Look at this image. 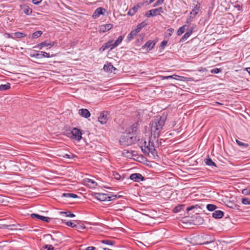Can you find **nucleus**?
I'll list each match as a JSON object with an SVG mask.
<instances>
[{
  "instance_id": "49",
  "label": "nucleus",
  "mask_w": 250,
  "mask_h": 250,
  "mask_svg": "<svg viewBox=\"0 0 250 250\" xmlns=\"http://www.w3.org/2000/svg\"><path fill=\"white\" fill-rule=\"evenodd\" d=\"M3 36L5 38H11V39H14V36L13 35H12V34H10L9 33H5L3 34Z\"/></svg>"
},
{
  "instance_id": "43",
  "label": "nucleus",
  "mask_w": 250,
  "mask_h": 250,
  "mask_svg": "<svg viewBox=\"0 0 250 250\" xmlns=\"http://www.w3.org/2000/svg\"><path fill=\"white\" fill-rule=\"evenodd\" d=\"M242 193L245 195H250V189L248 188H244L242 190Z\"/></svg>"
},
{
  "instance_id": "23",
  "label": "nucleus",
  "mask_w": 250,
  "mask_h": 250,
  "mask_svg": "<svg viewBox=\"0 0 250 250\" xmlns=\"http://www.w3.org/2000/svg\"><path fill=\"white\" fill-rule=\"evenodd\" d=\"M123 155L128 158H131L133 156V154L132 152H130L128 150L124 149L123 151Z\"/></svg>"
},
{
  "instance_id": "4",
  "label": "nucleus",
  "mask_w": 250,
  "mask_h": 250,
  "mask_svg": "<svg viewBox=\"0 0 250 250\" xmlns=\"http://www.w3.org/2000/svg\"><path fill=\"white\" fill-rule=\"evenodd\" d=\"M71 134L72 138L75 139L78 141H80L82 138L81 131L77 128H74L71 132Z\"/></svg>"
},
{
  "instance_id": "21",
  "label": "nucleus",
  "mask_w": 250,
  "mask_h": 250,
  "mask_svg": "<svg viewBox=\"0 0 250 250\" xmlns=\"http://www.w3.org/2000/svg\"><path fill=\"white\" fill-rule=\"evenodd\" d=\"M42 34V32L41 31H37L34 32L29 38H31L33 39H37Z\"/></svg>"
},
{
  "instance_id": "15",
  "label": "nucleus",
  "mask_w": 250,
  "mask_h": 250,
  "mask_svg": "<svg viewBox=\"0 0 250 250\" xmlns=\"http://www.w3.org/2000/svg\"><path fill=\"white\" fill-rule=\"evenodd\" d=\"M223 216L224 212L219 210H216L212 213V217L216 219L221 218Z\"/></svg>"
},
{
  "instance_id": "40",
  "label": "nucleus",
  "mask_w": 250,
  "mask_h": 250,
  "mask_svg": "<svg viewBox=\"0 0 250 250\" xmlns=\"http://www.w3.org/2000/svg\"><path fill=\"white\" fill-rule=\"evenodd\" d=\"M61 213L65 214L67 217H74L75 216L74 214L71 213L70 211L61 212Z\"/></svg>"
},
{
  "instance_id": "56",
  "label": "nucleus",
  "mask_w": 250,
  "mask_h": 250,
  "mask_svg": "<svg viewBox=\"0 0 250 250\" xmlns=\"http://www.w3.org/2000/svg\"><path fill=\"white\" fill-rule=\"evenodd\" d=\"M167 43V42L166 41H163L161 44V46L164 47L165 46Z\"/></svg>"
},
{
  "instance_id": "47",
  "label": "nucleus",
  "mask_w": 250,
  "mask_h": 250,
  "mask_svg": "<svg viewBox=\"0 0 250 250\" xmlns=\"http://www.w3.org/2000/svg\"><path fill=\"white\" fill-rule=\"evenodd\" d=\"M76 228L79 230H81L85 229V227L83 225H76Z\"/></svg>"
},
{
  "instance_id": "20",
  "label": "nucleus",
  "mask_w": 250,
  "mask_h": 250,
  "mask_svg": "<svg viewBox=\"0 0 250 250\" xmlns=\"http://www.w3.org/2000/svg\"><path fill=\"white\" fill-rule=\"evenodd\" d=\"M192 31L191 30L188 31L181 38L180 41L182 42H185L187 40L192 34Z\"/></svg>"
},
{
  "instance_id": "13",
  "label": "nucleus",
  "mask_w": 250,
  "mask_h": 250,
  "mask_svg": "<svg viewBox=\"0 0 250 250\" xmlns=\"http://www.w3.org/2000/svg\"><path fill=\"white\" fill-rule=\"evenodd\" d=\"M104 69L105 71L112 72L113 70H115L116 69L109 63L104 65Z\"/></svg>"
},
{
  "instance_id": "57",
  "label": "nucleus",
  "mask_w": 250,
  "mask_h": 250,
  "mask_svg": "<svg viewBox=\"0 0 250 250\" xmlns=\"http://www.w3.org/2000/svg\"><path fill=\"white\" fill-rule=\"evenodd\" d=\"M106 49V46L105 45V44H104L100 48V51H104V50H105V49Z\"/></svg>"
},
{
  "instance_id": "11",
  "label": "nucleus",
  "mask_w": 250,
  "mask_h": 250,
  "mask_svg": "<svg viewBox=\"0 0 250 250\" xmlns=\"http://www.w3.org/2000/svg\"><path fill=\"white\" fill-rule=\"evenodd\" d=\"M21 9L23 13L27 15L31 14L32 12V9L26 4L21 5Z\"/></svg>"
},
{
  "instance_id": "53",
  "label": "nucleus",
  "mask_w": 250,
  "mask_h": 250,
  "mask_svg": "<svg viewBox=\"0 0 250 250\" xmlns=\"http://www.w3.org/2000/svg\"><path fill=\"white\" fill-rule=\"evenodd\" d=\"M30 56L31 57H34V58H42L41 54H39V53H37V54H33V55L31 54Z\"/></svg>"
},
{
  "instance_id": "64",
  "label": "nucleus",
  "mask_w": 250,
  "mask_h": 250,
  "mask_svg": "<svg viewBox=\"0 0 250 250\" xmlns=\"http://www.w3.org/2000/svg\"><path fill=\"white\" fill-rule=\"evenodd\" d=\"M155 0H148V3L150 4V3H151L152 2H153Z\"/></svg>"
},
{
  "instance_id": "44",
  "label": "nucleus",
  "mask_w": 250,
  "mask_h": 250,
  "mask_svg": "<svg viewBox=\"0 0 250 250\" xmlns=\"http://www.w3.org/2000/svg\"><path fill=\"white\" fill-rule=\"evenodd\" d=\"M181 78V76L177 75L176 74H174L171 76H169V79H173L177 80H180V78Z\"/></svg>"
},
{
  "instance_id": "17",
  "label": "nucleus",
  "mask_w": 250,
  "mask_h": 250,
  "mask_svg": "<svg viewBox=\"0 0 250 250\" xmlns=\"http://www.w3.org/2000/svg\"><path fill=\"white\" fill-rule=\"evenodd\" d=\"M53 45H54V43H49L47 42V41H44V42L38 44L36 46H35V47H39L40 49H41L44 46H53Z\"/></svg>"
},
{
  "instance_id": "9",
  "label": "nucleus",
  "mask_w": 250,
  "mask_h": 250,
  "mask_svg": "<svg viewBox=\"0 0 250 250\" xmlns=\"http://www.w3.org/2000/svg\"><path fill=\"white\" fill-rule=\"evenodd\" d=\"M98 121L101 124H104L107 121V112L106 111H103L98 118Z\"/></svg>"
},
{
  "instance_id": "31",
  "label": "nucleus",
  "mask_w": 250,
  "mask_h": 250,
  "mask_svg": "<svg viewBox=\"0 0 250 250\" xmlns=\"http://www.w3.org/2000/svg\"><path fill=\"white\" fill-rule=\"evenodd\" d=\"M174 29L173 28H169L168 29H167L166 32H165V36L167 37V38H168L169 37H170L171 36V35L173 34V33L174 32Z\"/></svg>"
},
{
  "instance_id": "55",
  "label": "nucleus",
  "mask_w": 250,
  "mask_h": 250,
  "mask_svg": "<svg viewBox=\"0 0 250 250\" xmlns=\"http://www.w3.org/2000/svg\"><path fill=\"white\" fill-rule=\"evenodd\" d=\"M42 0H32V1L34 4H39Z\"/></svg>"
},
{
  "instance_id": "8",
  "label": "nucleus",
  "mask_w": 250,
  "mask_h": 250,
  "mask_svg": "<svg viewBox=\"0 0 250 250\" xmlns=\"http://www.w3.org/2000/svg\"><path fill=\"white\" fill-rule=\"evenodd\" d=\"M113 26V24L111 23L100 25L99 26V31L100 33H104L112 28Z\"/></svg>"
},
{
  "instance_id": "18",
  "label": "nucleus",
  "mask_w": 250,
  "mask_h": 250,
  "mask_svg": "<svg viewBox=\"0 0 250 250\" xmlns=\"http://www.w3.org/2000/svg\"><path fill=\"white\" fill-rule=\"evenodd\" d=\"M139 8L140 6L139 5L134 6L128 11L127 14L131 16L134 15Z\"/></svg>"
},
{
  "instance_id": "30",
  "label": "nucleus",
  "mask_w": 250,
  "mask_h": 250,
  "mask_svg": "<svg viewBox=\"0 0 250 250\" xmlns=\"http://www.w3.org/2000/svg\"><path fill=\"white\" fill-rule=\"evenodd\" d=\"M62 197H67V198H75L76 197H77V195L75 194H74V193H64L62 194Z\"/></svg>"
},
{
  "instance_id": "45",
  "label": "nucleus",
  "mask_w": 250,
  "mask_h": 250,
  "mask_svg": "<svg viewBox=\"0 0 250 250\" xmlns=\"http://www.w3.org/2000/svg\"><path fill=\"white\" fill-rule=\"evenodd\" d=\"M66 225L73 228H76V224H75L71 221H67L66 223Z\"/></svg>"
},
{
  "instance_id": "24",
  "label": "nucleus",
  "mask_w": 250,
  "mask_h": 250,
  "mask_svg": "<svg viewBox=\"0 0 250 250\" xmlns=\"http://www.w3.org/2000/svg\"><path fill=\"white\" fill-rule=\"evenodd\" d=\"M146 25V24L145 22H142L137 26V27L135 29V30L136 31L137 33H139L141 31V30L143 27H144Z\"/></svg>"
},
{
  "instance_id": "52",
  "label": "nucleus",
  "mask_w": 250,
  "mask_h": 250,
  "mask_svg": "<svg viewBox=\"0 0 250 250\" xmlns=\"http://www.w3.org/2000/svg\"><path fill=\"white\" fill-rule=\"evenodd\" d=\"M137 124H134L132 125V132L133 133V132H136L137 131Z\"/></svg>"
},
{
  "instance_id": "59",
  "label": "nucleus",
  "mask_w": 250,
  "mask_h": 250,
  "mask_svg": "<svg viewBox=\"0 0 250 250\" xmlns=\"http://www.w3.org/2000/svg\"><path fill=\"white\" fill-rule=\"evenodd\" d=\"M160 78L162 80L169 79V76H161Z\"/></svg>"
},
{
  "instance_id": "48",
  "label": "nucleus",
  "mask_w": 250,
  "mask_h": 250,
  "mask_svg": "<svg viewBox=\"0 0 250 250\" xmlns=\"http://www.w3.org/2000/svg\"><path fill=\"white\" fill-rule=\"evenodd\" d=\"M164 1V0H157L156 2L154 4L153 6L156 7L158 5L162 4Z\"/></svg>"
},
{
  "instance_id": "2",
  "label": "nucleus",
  "mask_w": 250,
  "mask_h": 250,
  "mask_svg": "<svg viewBox=\"0 0 250 250\" xmlns=\"http://www.w3.org/2000/svg\"><path fill=\"white\" fill-rule=\"evenodd\" d=\"M136 138L134 134L130 131L128 133H124L122 135L120 140V143L123 146H128L134 143Z\"/></svg>"
},
{
  "instance_id": "63",
  "label": "nucleus",
  "mask_w": 250,
  "mask_h": 250,
  "mask_svg": "<svg viewBox=\"0 0 250 250\" xmlns=\"http://www.w3.org/2000/svg\"><path fill=\"white\" fill-rule=\"evenodd\" d=\"M246 70L249 73V74L250 75V67L246 68Z\"/></svg>"
},
{
  "instance_id": "16",
  "label": "nucleus",
  "mask_w": 250,
  "mask_h": 250,
  "mask_svg": "<svg viewBox=\"0 0 250 250\" xmlns=\"http://www.w3.org/2000/svg\"><path fill=\"white\" fill-rule=\"evenodd\" d=\"M151 11L152 12V15H153L154 16H156L163 13L164 10L163 7H160L156 9H152Z\"/></svg>"
},
{
  "instance_id": "39",
  "label": "nucleus",
  "mask_w": 250,
  "mask_h": 250,
  "mask_svg": "<svg viewBox=\"0 0 250 250\" xmlns=\"http://www.w3.org/2000/svg\"><path fill=\"white\" fill-rule=\"evenodd\" d=\"M112 175L113 177L116 180H120L121 179V175L116 171H113Z\"/></svg>"
},
{
  "instance_id": "5",
  "label": "nucleus",
  "mask_w": 250,
  "mask_h": 250,
  "mask_svg": "<svg viewBox=\"0 0 250 250\" xmlns=\"http://www.w3.org/2000/svg\"><path fill=\"white\" fill-rule=\"evenodd\" d=\"M96 198L101 201H111L112 197L105 193H98L97 194Z\"/></svg>"
},
{
  "instance_id": "51",
  "label": "nucleus",
  "mask_w": 250,
  "mask_h": 250,
  "mask_svg": "<svg viewBox=\"0 0 250 250\" xmlns=\"http://www.w3.org/2000/svg\"><path fill=\"white\" fill-rule=\"evenodd\" d=\"M221 71V69L220 68H214L211 70V72L213 74H217Z\"/></svg>"
},
{
  "instance_id": "35",
  "label": "nucleus",
  "mask_w": 250,
  "mask_h": 250,
  "mask_svg": "<svg viewBox=\"0 0 250 250\" xmlns=\"http://www.w3.org/2000/svg\"><path fill=\"white\" fill-rule=\"evenodd\" d=\"M217 208V207L213 205V204H208L207 206V208L209 211H214L216 208Z\"/></svg>"
},
{
  "instance_id": "54",
  "label": "nucleus",
  "mask_w": 250,
  "mask_h": 250,
  "mask_svg": "<svg viewBox=\"0 0 250 250\" xmlns=\"http://www.w3.org/2000/svg\"><path fill=\"white\" fill-rule=\"evenodd\" d=\"M146 16L147 17H150L151 16L154 17L153 15H152V12L151 10L148 11L146 13Z\"/></svg>"
},
{
  "instance_id": "1",
  "label": "nucleus",
  "mask_w": 250,
  "mask_h": 250,
  "mask_svg": "<svg viewBox=\"0 0 250 250\" xmlns=\"http://www.w3.org/2000/svg\"><path fill=\"white\" fill-rule=\"evenodd\" d=\"M166 120V117L157 116L152 122L151 133L154 136L155 140L159 137L161 131L163 130Z\"/></svg>"
},
{
  "instance_id": "28",
  "label": "nucleus",
  "mask_w": 250,
  "mask_h": 250,
  "mask_svg": "<svg viewBox=\"0 0 250 250\" xmlns=\"http://www.w3.org/2000/svg\"><path fill=\"white\" fill-rule=\"evenodd\" d=\"M199 8V6L198 5H196L194 8L192 9V11L190 12V14H193L194 16L196 15L198 13Z\"/></svg>"
},
{
  "instance_id": "38",
  "label": "nucleus",
  "mask_w": 250,
  "mask_h": 250,
  "mask_svg": "<svg viewBox=\"0 0 250 250\" xmlns=\"http://www.w3.org/2000/svg\"><path fill=\"white\" fill-rule=\"evenodd\" d=\"M241 202L244 205H250V199L248 198H243Z\"/></svg>"
},
{
  "instance_id": "60",
  "label": "nucleus",
  "mask_w": 250,
  "mask_h": 250,
  "mask_svg": "<svg viewBox=\"0 0 250 250\" xmlns=\"http://www.w3.org/2000/svg\"><path fill=\"white\" fill-rule=\"evenodd\" d=\"M211 242H212V241H207L204 242L203 243H199V244H208Z\"/></svg>"
},
{
  "instance_id": "50",
  "label": "nucleus",
  "mask_w": 250,
  "mask_h": 250,
  "mask_svg": "<svg viewBox=\"0 0 250 250\" xmlns=\"http://www.w3.org/2000/svg\"><path fill=\"white\" fill-rule=\"evenodd\" d=\"M41 53L42 58V57H45V58L50 57L49 53H46L45 52H43V51H41Z\"/></svg>"
},
{
  "instance_id": "42",
  "label": "nucleus",
  "mask_w": 250,
  "mask_h": 250,
  "mask_svg": "<svg viewBox=\"0 0 250 250\" xmlns=\"http://www.w3.org/2000/svg\"><path fill=\"white\" fill-rule=\"evenodd\" d=\"M102 242V243L108 245H113L114 244L113 241L109 240H104Z\"/></svg>"
},
{
  "instance_id": "14",
  "label": "nucleus",
  "mask_w": 250,
  "mask_h": 250,
  "mask_svg": "<svg viewBox=\"0 0 250 250\" xmlns=\"http://www.w3.org/2000/svg\"><path fill=\"white\" fill-rule=\"evenodd\" d=\"M155 44V42H153V41H147L143 46V48H145L146 47H147L148 48L149 50H151L153 47L154 46Z\"/></svg>"
},
{
  "instance_id": "58",
  "label": "nucleus",
  "mask_w": 250,
  "mask_h": 250,
  "mask_svg": "<svg viewBox=\"0 0 250 250\" xmlns=\"http://www.w3.org/2000/svg\"><path fill=\"white\" fill-rule=\"evenodd\" d=\"M85 250H96V248L94 247H92V246H90V247H87Z\"/></svg>"
},
{
  "instance_id": "61",
  "label": "nucleus",
  "mask_w": 250,
  "mask_h": 250,
  "mask_svg": "<svg viewBox=\"0 0 250 250\" xmlns=\"http://www.w3.org/2000/svg\"><path fill=\"white\" fill-rule=\"evenodd\" d=\"M64 158H68V159H70L71 158V156L70 155H69L68 154H65V155L63 156Z\"/></svg>"
},
{
  "instance_id": "10",
  "label": "nucleus",
  "mask_w": 250,
  "mask_h": 250,
  "mask_svg": "<svg viewBox=\"0 0 250 250\" xmlns=\"http://www.w3.org/2000/svg\"><path fill=\"white\" fill-rule=\"evenodd\" d=\"M31 216L33 218H36L39 220H41L45 222H49L51 220V218L49 217L40 215L35 213L31 214Z\"/></svg>"
},
{
  "instance_id": "36",
  "label": "nucleus",
  "mask_w": 250,
  "mask_h": 250,
  "mask_svg": "<svg viewBox=\"0 0 250 250\" xmlns=\"http://www.w3.org/2000/svg\"><path fill=\"white\" fill-rule=\"evenodd\" d=\"M104 44L106 46V49L110 48V50H112L114 48L112 46V45H113V41H109L107 42L104 43Z\"/></svg>"
},
{
  "instance_id": "7",
  "label": "nucleus",
  "mask_w": 250,
  "mask_h": 250,
  "mask_svg": "<svg viewBox=\"0 0 250 250\" xmlns=\"http://www.w3.org/2000/svg\"><path fill=\"white\" fill-rule=\"evenodd\" d=\"M105 9L102 7L97 8L94 11L92 17L94 19H97L101 15H104Z\"/></svg>"
},
{
  "instance_id": "37",
  "label": "nucleus",
  "mask_w": 250,
  "mask_h": 250,
  "mask_svg": "<svg viewBox=\"0 0 250 250\" xmlns=\"http://www.w3.org/2000/svg\"><path fill=\"white\" fill-rule=\"evenodd\" d=\"M185 26H183L180 27L177 31V35L178 36L181 35L183 33H184L185 32Z\"/></svg>"
},
{
  "instance_id": "29",
  "label": "nucleus",
  "mask_w": 250,
  "mask_h": 250,
  "mask_svg": "<svg viewBox=\"0 0 250 250\" xmlns=\"http://www.w3.org/2000/svg\"><path fill=\"white\" fill-rule=\"evenodd\" d=\"M138 33L135 30H132L127 36L128 40H131L135 37Z\"/></svg>"
},
{
  "instance_id": "41",
  "label": "nucleus",
  "mask_w": 250,
  "mask_h": 250,
  "mask_svg": "<svg viewBox=\"0 0 250 250\" xmlns=\"http://www.w3.org/2000/svg\"><path fill=\"white\" fill-rule=\"evenodd\" d=\"M200 208V206H198V205H194V206H191L190 207H188L187 208L186 210L187 211H189L190 210H191L194 208Z\"/></svg>"
},
{
  "instance_id": "6",
  "label": "nucleus",
  "mask_w": 250,
  "mask_h": 250,
  "mask_svg": "<svg viewBox=\"0 0 250 250\" xmlns=\"http://www.w3.org/2000/svg\"><path fill=\"white\" fill-rule=\"evenodd\" d=\"M130 179L134 182H139L144 180V177L140 173H133L130 175Z\"/></svg>"
},
{
  "instance_id": "3",
  "label": "nucleus",
  "mask_w": 250,
  "mask_h": 250,
  "mask_svg": "<svg viewBox=\"0 0 250 250\" xmlns=\"http://www.w3.org/2000/svg\"><path fill=\"white\" fill-rule=\"evenodd\" d=\"M140 147L142 151L146 154L149 155V153H151L152 155H154L157 153L155 149L156 146L150 140H149L148 142L144 141Z\"/></svg>"
},
{
  "instance_id": "33",
  "label": "nucleus",
  "mask_w": 250,
  "mask_h": 250,
  "mask_svg": "<svg viewBox=\"0 0 250 250\" xmlns=\"http://www.w3.org/2000/svg\"><path fill=\"white\" fill-rule=\"evenodd\" d=\"M54 248L51 245H46L43 246L41 250H54Z\"/></svg>"
},
{
  "instance_id": "62",
  "label": "nucleus",
  "mask_w": 250,
  "mask_h": 250,
  "mask_svg": "<svg viewBox=\"0 0 250 250\" xmlns=\"http://www.w3.org/2000/svg\"><path fill=\"white\" fill-rule=\"evenodd\" d=\"M47 237H49L50 238H51V239L53 240V241H54L55 240V239L54 238H53L52 236L50 234H48L46 235Z\"/></svg>"
},
{
  "instance_id": "46",
  "label": "nucleus",
  "mask_w": 250,
  "mask_h": 250,
  "mask_svg": "<svg viewBox=\"0 0 250 250\" xmlns=\"http://www.w3.org/2000/svg\"><path fill=\"white\" fill-rule=\"evenodd\" d=\"M236 143L239 146H243L245 147H248L249 145L247 144L244 143L240 141L236 140Z\"/></svg>"
},
{
  "instance_id": "22",
  "label": "nucleus",
  "mask_w": 250,
  "mask_h": 250,
  "mask_svg": "<svg viewBox=\"0 0 250 250\" xmlns=\"http://www.w3.org/2000/svg\"><path fill=\"white\" fill-rule=\"evenodd\" d=\"M204 162L207 165L216 167L215 163L214 162H213L211 159L209 157H208V158L205 159L204 160Z\"/></svg>"
},
{
  "instance_id": "26",
  "label": "nucleus",
  "mask_w": 250,
  "mask_h": 250,
  "mask_svg": "<svg viewBox=\"0 0 250 250\" xmlns=\"http://www.w3.org/2000/svg\"><path fill=\"white\" fill-rule=\"evenodd\" d=\"M185 207L184 205H179L176 206L173 209V211L175 213H177L180 212L182 209H183V208Z\"/></svg>"
},
{
  "instance_id": "32",
  "label": "nucleus",
  "mask_w": 250,
  "mask_h": 250,
  "mask_svg": "<svg viewBox=\"0 0 250 250\" xmlns=\"http://www.w3.org/2000/svg\"><path fill=\"white\" fill-rule=\"evenodd\" d=\"M17 225L19 226V224H17ZM17 225L16 224H12V225H3L2 228L5 229H8L10 230H13L14 229V228H13V227H16Z\"/></svg>"
},
{
  "instance_id": "34",
  "label": "nucleus",
  "mask_w": 250,
  "mask_h": 250,
  "mask_svg": "<svg viewBox=\"0 0 250 250\" xmlns=\"http://www.w3.org/2000/svg\"><path fill=\"white\" fill-rule=\"evenodd\" d=\"M86 181L88 184L91 185L93 187H95L97 186V183L93 180L88 179Z\"/></svg>"
},
{
  "instance_id": "27",
  "label": "nucleus",
  "mask_w": 250,
  "mask_h": 250,
  "mask_svg": "<svg viewBox=\"0 0 250 250\" xmlns=\"http://www.w3.org/2000/svg\"><path fill=\"white\" fill-rule=\"evenodd\" d=\"M123 40V37L122 36H119L118 39L113 43V45H112V46L113 47H117L120 43H121Z\"/></svg>"
},
{
  "instance_id": "12",
  "label": "nucleus",
  "mask_w": 250,
  "mask_h": 250,
  "mask_svg": "<svg viewBox=\"0 0 250 250\" xmlns=\"http://www.w3.org/2000/svg\"><path fill=\"white\" fill-rule=\"evenodd\" d=\"M79 114L82 117L88 118L90 116V113L87 109L82 108L79 110Z\"/></svg>"
},
{
  "instance_id": "25",
  "label": "nucleus",
  "mask_w": 250,
  "mask_h": 250,
  "mask_svg": "<svg viewBox=\"0 0 250 250\" xmlns=\"http://www.w3.org/2000/svg\"><path fill=\"white\" fill-rule=\"evenodd\" d=\"M10 88V84L9 83H7L5 84H1L0 85V91H4L8 90Z\"/></svg>"
},
{
  "instance_id": "19",
  "label": "nucleus",
  "mask_w": 250,
  "mask_h": 250,
  "mask_svg": "<svg viewBox=\"0 0 250 250\" xmlns=\"http://www.w3.org/2000/svg\"><path fill=\"white\" fill-rule=\"evenodd\" d=\"M14 39H21L26 36V35L22 32H15L13 34Z\"/></svg>"
}]
</instances>
